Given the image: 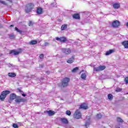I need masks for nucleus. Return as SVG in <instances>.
Returning <instances> with one entry per match:
<instances>
[{
    "instance_id": "nucleus-1",
    "label": "nucleus",
    "mask_w": 128,
    "mask_h": 128,
    "mask_svg": "<svg viewBox=\"0 0 128 128\" xmlns=\"http://www.w3.org/2000/svg\"><path fill=\"white\" fill-rule=\"evenodd\" d=\"M10 94V90L3 91L0 96V100H2V102H3V100H4V98H6V96H8V94Z\"/></svg>"
},
{
    "instance_id": "nucleus-2",
    "label": "nucleus",
    "mask_w": 128,
    "mask_h": 128,
    "mask_svg": "<svg viewBox=\"0 0 128 128\" xmlns=\"http://www.w3.org/2000/svg\"><path fill=\"white\" fill-rule=\"evenodd\" d=\"M70 82V78H65L62 79V88H66L68 86V83Z\"/></svg>"
},
{
    "instance_id": "nucleus-3",
    "label": "nucleus",
    "mask_w": 128,
    "mask_h": 128,
    "mask_svg": "<svg viewBox=\"0 0 128 128\" xmlns=\"http://www.w3.org/2000/svg\"><path fill=\"white\" fill-rule=\"evenodd\" d=\"M32 8H34V4L30 3L27 4L25 8V12H26L27 13L30 12L32 10Z\"/></svg>"
},
{
    "instance_id": "nucleus-4",
    "label": "nucleus",
    "mask_w": 128,
    "mask_h": 128,
    "mask_svg": "<svg viewBox=\"0 0 128 128\" xmlns=\"http://www.w3.org/2000/svg\"><path fill=\"white\" fill-rule=\"evenodd\" d=\"M74 118H77L78 120L82 118V113H80V110H76L74 114Z\"/></svg>"
},
{
    "instance_id": "nucleus-5",
    "label": "nucleus",
    "mask_w": 128,
    "mask_h": 128,
    "mask_svg": "<svg viewBox=\"0 0 128 128\" xmlns=\"http://www.w3.org/2000/svg\"><path fill=\"white\" fill-rule=\"evenodd\" d=\"M106 70V66H101L97 68H94V72H100L102 70Z\"/></svg>"
},
{
    "instance_id": "nucleus-6",
    "label": "nucleus",
    "mask_w": 128,
    "mask_h": 128,
    "mask_svg": "<svg viewBox=\"0 0 128 128\" xmlns=\"http://www.w3.org/2000/svg\"><path fill=\"white\" fill-rule=\"evenodd\" d=\"M62 51L64 54H69L72 52V50L70 48H62Z\"/></svg>"
},
{
    "instance_id": "nucleus-7",
    "label": "nucleus",
    "mask_w": 128,
    "mask_h": 128,
    "mask_svg": "<svg viewBox=\"0 0 128 128\" xmlns=\"http://www.w3.org/2000/svg\"><path fill=\"white\" fill-rule=\"evenodd\" d=\"M112 28H118L120 26V21L116 20L112 22Z\"/></svg>"
},
{
    "instance_id": "nucleus-8",
    "label": "nucleus",
    "mask_w": 128,
    "mask_h": 128,
    "mask_svg": "<svg viewBox=\"0 0 128 128\" xmlns=\"http://www.w3.org/2000/svg\"><path fill=\"white\" fill-rule=\"evenodd\" d=\"M20 52H22V50H19L18 51L16 50H13L10 51V54H14V56H18L20 54Z\"/></svg>"
},
{
    "instance_id": "nucleus-9",
    "label": "nucleus",
    "mask_w": 128,
    "mask_h": 128,
    "mask_svg": "<svg viewBox=\"0 0 128 128\" xmlns=\"http://www.w3.org/2000/svg\"><path fill=\"white\" fill-rule=\"evenodd\" d=\"M56 40L60 42H66V37H56Z\"/></svg>"
},
{
    "instance_id": "nucleus-10",
    "label": "nucleus",
    "mask_w": 128,
    "mask_h": 128,
    "mask_svg": "<svg viewBox=\"0 0 128 128\" xmlns=\"http://www.w3.org/2000/svg\"><path fill=\"white\" fill-rule=\"evenodd\" d=\"M88 105L86 104L83 103L80 105L79 108L80 110H88Z\"/></svg>"
},
{
    "instance_id": "nucleus-11",
    "label": "nucleus",
    "mask_w": 128,
    "mask_h": 128,
    "mask_svg": "<svg viewBox=\"0 0 128 128\" xmlns=\"http://www.w3.org/2000/svg\"><path fill=\"white\" fill-rule=\"evenodd\" d=\"M74 62V56H72L71 58H68V60H67L68 64H72Z\"/></svg>"
},
{
    "instance_id": "nucleus-12",
    "label": "nucleus",
    "mask_w": 128,
    "mask_h": 128,
    "mask_svg": "<svg viewBox=\"0 0 128 128\" xmlns=\"http://www.w3.org/2000/svg\"><path fill=\"white\" fill-rule=\"evenodd\" d=\"M17 104H20V102H26V99L24 98H16L15 100Z\"/></svg>"
},
{
    "instance_id": "nucleus-13",
    "label": "nucleus",
    "mask_w": 128,
    "mask_h": 128,
    "mask_svg": "<svg viewBox=\"0 0 128 128\" xmlns=\"http://www.w3.org/2000/svg\"><path fill=\"white\" fill-rule=\"evenodd\" d=\"M46 113L48 114L50 116H54L55 112L51 110L46 111Z\"/></svg>"
},
{
    "instance_id": "nucleus-14",
    "label": "nucleus",
    "mask_w": 128,
    "mask_h": 128,
    "mask_svg": "<svg viewBox=\"0 0 128 128\" xmlns=\"http://www.w3.org/2000/svg\"><path fill=\"white\" fill-rule=\"evenodd\" d=\"M120 4L118 3H114L113 4V8L115 10H118V8H120Z\"/></svg>"
},
{
    "instance_id": "nucleus-15",
    "label": "nucleus",
    "mask_w": 128,
    "mask_h": 128,
    "mask_svg": "<svg viewBox=\"0 0 128 128\" xmlns=\"http://www.w3.org/2000/svg\"><path fill=\"white\" fill-rule=\"evenodd\" d=\"M16 94H15L12 93L10 95V100H16Z\"/></svg>"
},
{
    "instance_id": "nucleus-16",
    "label": "nucleus",
    "mask_w": 128,
    "mask_h": 128,
    "mask_svg": "<svg viewBox=\"0 0 128 128\" xmlns=\"http://www.w3.org/2000/svg\"><path fill=\"white\" fill-rule=\"evenodd\" d=\"M61 122L62 124H68V121L66 118H61Z\"/></svg>"
},
{
    "instance_id": "nucleus-17",
    "label": "nucleus",
    "mask_w": 128,
    "mask_h": 128,
    "mask_svg": "<svg viewBox=\"0 0 128 128\" xmlns=\"http://www.w3.org/2000/svg\"><path fill=\"white\" fill-rule=\"evenodd\" d=\"M72 16L73 18H74L75 20H80V14H74Z\"/></svg>"
},
{
    "instance_id": "nucleus-18",
    "label": "nucleus",
    "mask_w": 128,
    "mask_h": 128,
    "mask_svg": "<svg viewBox=\"0 0 128 128\" xmlns=\"http://www.w3.org/2000/svg\"><path fill=\"white\" fill-rule=\"evenodd\" d=\"M36 12L38 14H42V8H37Z\"/></svg>"
},
{
    "instance_id": "nucleus-19",
    "label": "nucleus",
    "mask_w": 128,
    "mask_h": 128,
    "mask_svg": "<svg viewBox=\"0 0 128 128\" xmlns=\"http://www.w3.org/2000/svg\"><path fill=\"white\" fill-rule=\"evenodd\" d=\"M122 46H124V48H128V41H124L122 42Z\"/></svg>"
},
{
    "instance_id": "nucleus-20",
    "label": "nucleus",
    "mask_w": 128,
    "mask_h": 128,
    "mask_svg": "<svg viewBox=\"0 0 128 128\" xmlns=\"http://www.w3.org/2000/svg\"><path fill=\"white\" fill-rule=\"evenodd\" d=\"M8 76H10V78H14V76H16V75L14 73L9 72L8 74Z\"/></svg>"
},
{
    "instance_id": "nucleus-21",
    "label": "nucleus",
    "mask_w": 128,
    "mask_h": 128,
    "mask_svg": "<svg viewBox=\"0 0 128 128\" xmlns=\"http://www.w3.org/2000/svg\"><path fill=\"white\" fill-rule=\"evenodd\" d=\"M81 78H82V80H86V73L82 74Z\"/></svg>"
},
{
    "instance_id": "nucleus-22",
    "label": "nucleus",
    "mask_w": 128,
    "mask_h": 128,
    "mask_svg": "<svg viewBox=\"0 0 128 128\" xmlns=\"http://www.w3.org/2000/svg\"><path fill=\"white\" fill-rule=\"evenodd\" d=\"M113 52H114V50H110L108 51L106 53V56H110V54H112Z\"/></svg>"
},
{
    "instance_id": "nucleus-23",
    "label": "nucleus",
    "mask_w": 128,
    "mask_h": 128,
    "mask_svg": "<svg viewBox=\"0 0 128 128\" xmlns=\"http://www.w3.org/2000/svg\"><path fill=\"white\" fill-rule=\"evenodd\" d=\"M38 44V41L37 40H33L32 41H31L30 42V44Z\"/></svg>"
},
{
    "instance_id": "nucleus-24",
    "label": "nucleus",
    "mask_w": 128,
    "mask_h": 128,
    "mask_svg": "<svg viewBox=\"0 0 128 128\" xmlns=\"http://www.w3.org/2000/svg\"><path fill=\"white\" fill-rule=\"evenodd\" d=\"M66 28H68V26L66 24L63 25L61 27L62 30H66Z\"/></svg>"
},
{
    "instance_id": "nucleus-25",
    "label": "nucleus",
    "mask_w": 128,
    "mask_h": 128,
    "mask_svg": "<svg viewBox=\"0 0 128 128\" xmlns=\"http://www.w3.org/2000/svg\"><path fill=\"white\" fill-rule=\"evenodd\" d=\"M108 100H112L114 98V96L112 94H108Z\"/></svg>"
},
{
    "instance_id": "nucleus-26",
    "label": "nucleus",
    "mask_w": 128,
    "mask_h": 128,
    "mask_svg": "<svg viewBox=\"0 0 128 128\" xmlns=\"http://www.w3.org/2000/svg\"><path fill=\"white\" fill-rule=\"evenodd\" d=\"M117 122H124V120L120 118H117Z\"/></svg>"
},
{
    "instance_id": "nucleus-27",
    "label": "nucleus",
    "mask_w": 128,
    "mask_h": 128,
    "mask_svg": "<svg viewBox=\"0 0 128 128\" xmlns=\"http://www.w3.org/2000/svg\"><path fill=\"white\" fill-rule=\"evenodd\" d=\"M76 70H78V67H76L74 68L72 70V72H76Z\"/></svg>"
},
{
    "instance_id": "nucleus-28",
    "label": "nucleus",
    "mask_w": 128,
    "mask_h": 128,
    "mask_svg": "<svg viewBox=\"0 0 128 128\" xmlns=\"http://www.w3.org/2000/svg\"><path fill=\"white\" fill-rule=\"evenodd\" d=\"M15 30L18 32H20V34H22V31L18 30V28H16V27L15 28Z\"/></svg>"
},
{
    "instance_id": "nucleus-29",
    "label": "nucleus",
    "mask_w": 128,
    "mask_h": 128,
    "mask_svg": "<svg viewBox=\"0 0 128 128\" xmlns=\"http://www.w3.org/2000/svg\"><path fill=\"white\" fill-rule=\"evenodd\" d=\"M102 116L100 114H98L96 116V118H102Z\"/></svg>"
},
{
    "instance_id": "nucleus-30",
    "label": "nucleus",
    "mask_w": 128,
    "mask_h": 128,
    "mask_svg": "<svg viewBox=\"0 0 128 128\" xmlns=\"http://www.w3.org/2000/svg\"><path fill=\"white\" fill-rule=\"evenodd\" d=\"M66 114H67V116H70V114H72V112L70 110H66Z\"/></svg>"
},
{
    "instance_id": "nucleus-31",
    "label": "nucleus",
    "mask_w": 128,
    "mask_h": 128,
    "mask_svg": "<svg viewBox=\"0 0 128 128\" xmlns=\"http://www.w3.org/2000/svg\"><path fill=\"white\" fill-rule=\"evenodd\" d=\"M12 126L14 128H18V126L16 124H12Z\"/></svg>"
},
{
    "instance_id": "nucleus-32",
    "label": "nucleus",
    "mask_w": 128,
    "mask_h": 128,
    "mask_svg": "<svg viewBox=\"0 0 128 128\" xmlns=\"http://www.w3.org/2000/svg\"><path fill=\"white\" fill-rule=\"evenodd\" d=\"M0 4H4L5 6H6V4H8L6 2H4V1H2V0H0Z\"/></svg>"
},
{
    "instance_id": "nucleus-33",
    "label": "nucleus",
    "mask_w": 128,
    "mask_h": 128,
    "mask_svg": "<svg viewBox=\"0 0 128 128\" xmlns=\"http://www.w3.org/2000/svg\"><path fill=\"white\" fill-rule=\"evenodd\" d=\"M122 88H118L116 89V92H122Z\"/></svg>"
},
{
    "instance_id": "nucleus-34",
    "label": "nucleus",
    "mask_w": 128,
    "mask_h": 128,
    "mask_svg": "<svg viewBox=\"0 0 128 128\" xmlns=\"http://www.w3.org/2000/svg\"><path fill=\"white\" fill-rule=\"evenodd\" d=\"M44 54H40L39 56V58H40L41 60H42V58H44Z\"/></svg>"
},
{
    "instance_id": "nucleus-35",
    "label": "nucleus",
    "mask_w": 128,
    "mask_h": 128,
    "mask_svg": "<svg viewBox=\"0 0 128 128\" xmlns=\"http://www.w3.org/2000/svg\"><path fill=\"white\" fill-rule=\"evenodd\" d=\"M124 82L126 84H128V76L124 78Z\"/></svg>"
},
{
    "instance_id": "nucleus-36",
    "label": "nucleus",
    "mask_w": 128,
    "mask_h": 128,
    "mask_svg": "<svg viewBox=\"0 0 128 128\" xmlns=\"http://www.w3.org/2000/svg\"><path fill=\"white\" fill-rule=\"evenodd\" d=\"M44 46H50V43H48V42H46L44 44Z\"/></svg>"
},
{
    "instance_id": "nucleus-37",
    "label": "nucleus",
    "mask_w": 128,
    "mask_h": 128,
    "mask_svg": "<svg viewBox=\"0 0 128 128\" xmlns=\"http://www.w3.org/2000/svg\"><path fill=\"white\" fill-rule=\"evenodd\" d=\"M32 24V21L29 22L28 26H30Z\"/></svg>"
},
{
    "instance_id": "nucleus-38",
    "label": "nucleus",
    "mask_w": 128,
    "mask_h": 128,
    "mask_svg": "<svg viewBox=\"0 0 128 128\" xmlns=\"http://www.w3.org/2000/svg\"><path fill=\"white\" fill-rule=\"evenodd\" d=\"M90 124V122H86L85 124V125L86 126H88Z\"/></svg>"
},
{
    "instance_id": "nucleus-39",
    "label": "nucleus",
    "mask_w": 128,
    "mask_h": 128,
    "mask_svg": "<svg viewBox=\"0 0 128 128\" xmlns=\"http://www.w3.org/2000/svg\"><path fill=\"white\" fill-rule=\"evenodd\" d=\"M22 96H26V94H22Z\"/></svg>"
},
{
    "instance_id": "nucleus-40",
    "label": "nucleus",
    "mask_w": 128,
    "mask_h": 128,
    "mask_svg": "<svg viewBox=\"0 0 128 128\" xmlns=\"http://www.w3.org/2000/svg\"><path fill=\"white\" fill-rule=\"evenodd\" d=\"M8 66H12V64H8Z\"/></svg>"
},
{
    "instance_id": "nucleus-41",
    "label": "nucleus",
    "mask_w": 128,
    "mask_h": 128,
    "mask_svg": "<svg viewBox=\"0 0 128 128\" xmlns=\"http://www.w3.org/2000/svg\"><path fill=\"white\" fill-rule=\"evenodd\" d=\"M10 38H14V36L12 35H10Z\"/></svg>"
},
{
    "instance_id": "nucleus-42",
    "label": "nucleus",
    "mask_w": 128,
    "mask_h": 128,
    "mask_svg": "<svg viewBox=\"0 0 128 128\" xmlns=\"http://www.w3.org/2000/svg\"><path fill=\"white\" fill-rule=\"evenodd\" d=\"M10 28H14V25H10Z\"/></svg>"
},
{
    "instance_id": "nucleus-43",
    "label": "nucleus",
    "mask_w": 128,
    "mask_h": 128,
    "mask_svg": "<svg viewBox=\"0 0 128 128\" xmlns=\"http://www.w3.org/2000/svg\"><path fill=\"white\" fill-rule=\"evenodd\" d=\"M20 92H22V91L20 90H19Z\"/></svg>"
},
{
    "instance_id": "nucleus-44",
    "label": "nucleus",
    "mask_w": 128,
    "mask_h": 128,
    "mask_svg": "<svg viewBox=\"0 0 128 128\" xmlns=\"http://www.w3.org/2000/svg\"><path fill=\"white\" fill-rule=\"evenodd\" d=\"M43 65H40V68H42Z\"/></svg>"
},
{
    "instance_id": "nucleus-45",
    "label": "nucleus",
    "mask_w": 128,
    "mask_h": 128,
    "mask_svg": "<svg viewBox=\"0 0 128 128\" xmlns=\"http://www.w3.org/2000/svg\"><path fill=\"white\" fill-rule=\"evenodd\" d=\"M2 56V54H0V56Z\"/></svg>"
},
{
    "instance_id": "nucleus-46",
    "label": "nucleus",
    "mask_w": 128,
    "mask_h": 128,
    "mask_svg": "<svg viewBox=\"0 0 128 128\" xmlns=\"http://www.w3.org/2000/svg\"><path fill=\"white\" fill-rule=\"evenodd\" d=\"M51 6H52V4H51Z\"/></svg>"
},
{
    "instance_id": "nucleus-47",
    "label": "nucleus",
    "mask_w": 128,
    "mask_h": 128,
    "mask_svg": "<svg viewBox=\"0 0 128 128\" xmlns=\"http://www.w3.org/2000/svg\"><path fill=\"white\" fill-rule=\"evenodd\" d=\"M82 72H84V70H82Z\"/></svg>"
},
{
    "instance_id": "nucleus-48",
    "label": "nucleus",
    "mask_w": 128,
    "mask_h": 128,
    "mask_svg": "<svg viewBox=\"0 0 128 128\" xmlns=\"http://www.w3.org/2000/svg\"><path fill=\"white\" fill-rule=\"evenodd\" d=\"M127 94H128V92L127 93Z\"/></svg>"
}]
</instances>
